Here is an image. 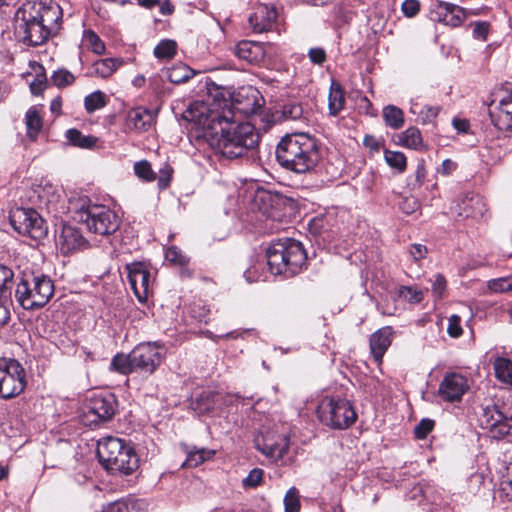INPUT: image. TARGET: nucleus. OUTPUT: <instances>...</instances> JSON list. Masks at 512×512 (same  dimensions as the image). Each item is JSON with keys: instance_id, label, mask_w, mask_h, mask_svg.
<instances>
[{"instance_id": "f257e3e1", "label": "nucleus", "mask_w": 512, "mask_h": 512, "mask_svg": "<svg viewBox=\"0 0 512 512\" xmlns=\"http://www.w3.org/2000/svg\"><path fill=\"white\" fill-rule=\"evenodd\" d=\"M229 109L209 111L206 104H196L186 111V118L201 127L203 137L216 153L226 158H238L247 150L254 149L260 141V134L250 122L237 123Z\"/></svg>"}, {"instance_id": "f03ea898", "label": "nucleus", "mask_w": 512, "mask_h": 512, "mask_svg": "<svg viewBox=\"0 0 512 512\" xmlns=\"http://www.w3.org/2000/svg\"><path fill=\"white\" fill-rule=\"evenodd\" d=\"M97 456L102 466L111 473L129 475L138 468V457L131 445L117 437L98 441Z\"/></svg>"}, {"instance_id": "7ed1b4c3", "label": "nucleus", "mask_w": 512, "mask_h": 512, "mask_svg": "<svg viewBox=\"0 0 512 512\" xmlns=\"http://www.w3.org/2000/svg\"><path fill=\"white\" fill-rule=\"evenodd\" d=\"M69 209L74 211V220L84 223L94 234L108 236L119 228V218L114 211L103 205L90 204L87 197L79 198L77 203L71 202Z\"/></svg>"}, {"instance_id": "20e7f679", "label": "nucleus", "mask_w": 512, "mask_h": 512, "mask_svg": "<svg viewBox=\"0 0 512 512\" xmlns=\"http://www.w3.org/2000/svg\"><path fill=\"white\" fill-rule=\"evenodd\" d=\"M54 294V284L50 277L23 271L16 285L15 297L18 303L26 310L43 307Z\"/></svg>"}, {"instance_id": "39448f33", "label": "nucleus", "mask_w": 512, "mask_h": 512, "mask_svg": "<svg viewBox=\"0 0 512 512\" xmlns=\"http://www.w3.org/2000/svg\"><path fill=\"white\" fill-rule=\"evenodd\" d=\"M316 413L323 425L335 430H345L357 420V413L352 404L342 398H323L317 406Z\"/></svg>"}, {"instance_id": "423d86ee", "label": "nucleus", "mask_w": 512, "mask_h": 512, "mask_svg": "<svg viewBox=\"0 0 512 512\" xmlns=\"http://www.w3.org/2000/svg\"><path fill=\"white\" fill-rule=\"evenodd\" d=\"M290 171L308 172L317 161L316 142L308 133L290 129Z\"/></svg>"}, {"instance_id": "0eeeda50", "label": "nucleus", "mask_w": 512, "mask_h": 512, "mask_svg": "<svg viewBox=\"0 0 512 512\" xmlns=\"http://www.w3.org/2000/svg\"><path fill=\"white\" fill-rule=\"evenodd\" d=\"M117 400L112 393H94L89 397L81 415L85 426L95 427L110 421L116 412Z\"/></svg>"}, {"instance_id": "6e6552de", "label": "nucleus", "mask_w": 512, "mask_h": 512, "mask_svg": "<svg viewBox=\"0 0 512 512\" xmlns=\"http://www.w3.org/2000/svg\"><path fill=\"white\" fill-rule=\"evenodd\" d=\"M9 220L15 231L32 239L39 240L47 234L43 218L32 208L17 207L11 210Z\"/></svg>"}, {"instance_id": "1a4fd4ad", "label": "nucleus", "mask_w": 512, "mask_h": 512, "mask_svg": "<svg viewBox=\"0 0 512 512\" xmlns=\"http://www.w3.org/2000/svg\"><path fill=\"white\" fill-rule=\"evenodd\" d=\"M25 370L15 359H0V397L9 399L25 388Z\"/></svg>"}, {"instance_id": "9d476101", "label": "nucleus", "mask_w": 512, "mask_h": 512, "mask_svg": "<svg viewBox=\"0 0 512 512\" xmlns=\"http://www.w3.org/2000/svg\"><path fill=\"white\" fill-rule=\"evenodd\" d=\"M22 14V22L16 27V31L21 36L22 41L30 46H39L43 44L51 34L44 24L35 17L34 14L24 5L18 10L17 14Z\"/></svg>"}, {"instance_id": "9b49d317", "label": "nucleus", "mask_w": 512, "mask_h": 512, "mask_svg": "<svg viewBox=\"0 0 512 512\" xmlns=\"http://www.w3.org/2000/svg\"><path fill=\"white\" fill-rule=\"evenodd\" d=\"M163 357V348L156 343H142L132 350V364L135 372L153 373Z\"/></svg>"}, {"instance_id": "f8f14e48", "label": "nucleus", "mask_w": 512, "mask_h": 512, "mask_svg": "<svg viewBox=\"0 0 512 512\" xmlns=\"http://www.w3.org/2000/svg\"><path fill=\"white\" fill-rule=\"evenodd\" d=\"M429 18L434 22L443 23L451 27L460 26L465 18V10L455 4L435 1L431 4Z\"/></svg>"}, {"instance_id": "ddd939ff", "label": "nucleus", "mask_w": 512, "mask_h": 512, "mask_svg": "<svg viewBox=\"0 0 512 512\" xmlns=\"http://www.w3.org/2000/svg\"><path fill=\"white\" fill-rule=\"evenodd\" d=\"M266 257L270 273L284 275L288 270V238L273 240L266 250Z\"/></svg>"}, {"instance_id": "4468645a", "label": "nucleus", "mask_w": 512, "mask_h": 512, "mask_svg": "<svg viewBox=\"0 0 512 512\" xmlns=\"http://www.w3.org/2000/svg\"><path fill=\"white\" fill-rule=\"evenodd\" d=\"M469 389L467 379L458 373H448L444 376L438 389L439 396L447 402L460 401Z\"/></svg>"}, {"instance_id": "2eb2a0df", "label": "nucleus", "mask_w": 512, "mask_h": 512, "mask_svg": "<svg viewBox=\"0 0 512 512\" xmlns=\"http://www.w3.org/2000/svg\"><path fill=\"white\" fill-rule=\"evenodd\" d=\"M233 109L244 114L252 115L264 105V98L260 92L252 87L241 88L233 99Z\"/></svg>"}, {"instance_id": "dca6fc26", "label": "nucleus", "mask_w": 512, "mask_h": 512, "mask_svg": "<svg viewBox=\"0 0 512 512\" xmlns=\"http://www.w3.org/2000/svg\"><path fill=\"white\" fill-rule=\"evenodd\" d=\"M58 245L61 252L67 255L86 249L89 246V242L78 228L71 225H63L58 237Z\"/></svg>"}, {"instance_id": "f3484780", "label": "nucleus", "mask_w": 512, "mask_h": 512, "mask_svg": "<svg viewBox=\"0 0 512 512\" xmlns=\"http://www.w3.org/2000/svg\"><path fill=\"white\" fill-rule=\"evenodd\" d=\"M128 280L135 296L139 301H144L148 294L150 273L141 263L128 264Z\"/></svg>"}, {"instance_id": "a211bd4d", "label": "nucleus", "mask_w": 512, "mask_h": 512, "mask_svg": "<svg viewBox=\"0 0 512 512\" xmlns=\"http://www.w3.org/2000/svg\"><path fill=\"white\" fill-rule=\"evenodd\" d=\"M486 211V203L478 194H465L454 207V212L463 218H481Z\"/></svg>"}, {"instance_id": "6ab92c4d", "label": "nucleus", "mask_w": 512, "mask_h": 512, "mask_svg": "<svg viewBox=\"0 0 512 512\" xmlns=\"http://www.w3.org/2000/svg\"><path fill=\"white\" fill-rule=\"evenodd\" d=\"M25 6L32 12V14L35 15V17H37L40 23L45 25L50 33L61 20L62 12L58 5L46 6L45 4L38 2L28 3Z\"/></svg>"}, {"instance_id": "aec40b11", "label": "nucleus", "mask_w": 512, "mask_h": 512, "mask_svg": "<svg viewBox=\"0 0 512 512\" xmlns=\"http://www.w3.org/2000/svg\"><path fill=\"white\" fill-rule=\"evenodd\" d=\"M278 13L274 7L259 5L249 17V24L254 32L261 33L269 30L274 25Z\"/></svg>"}, {"instance_id": "412c9836", "label": "nucleus", "mask_w": 512, "mask_h": 512, "mask_svg": "<svg viewBox=\"0 0 512 512\" xmlns=\"http://www.w3.org/2000/svg\"><path fill=\"white\" fill-rule=\"evenodd\" d=\"M494 102L489 105L488 111L491 121L500 130H512V95L500 100L497 113L492 110Z\"/></svg>"}, {"instance_id": "4be33fe9", "label": "nucleus", "mask_w": 512, "mask_h": 512, "mask_svg": "<svg viewBox=\"0 0 512 512\" xmlns=\"http://www.w3.org/2000/svg\"><path fill=\"white\" fill-rule=\"evenodd\" d=\"M393 335V328L391 326H385L378 329L370 336V350L377 362H381L385 352L392 343Z\"/></svg>"}, {"instance_id": "5701e85b", "label": "nucleus", "mask_w": 512, "mask_h": 512, "mask_svg": "<svg viewBox=\"0 0 512 512\" xmlns=\"http://www.w3.org/2000/svg\"><path fill=\"white\" fill-rule=\"evenodd\" d=\"M235 54L238 58L257 65L264 60L266 52L262 43L243 40L237 44Z\"/></svg>"}, {"instance_id": "b1692460", "label": "nucleus", "mask_w": 512, "mask_h": 512, "mask_svg": "<svg viewBox=\"0 0 512 512\" xmlns=\"http://www.w3.org/2000/svg\"><path fill=\"white\" fill-rule=\"evenodd\" d=\"M279 194H272L267 191H258L254 198V203L261 211V213L267 218L276 220L279 217L278 212L274 208V204H279L280 202H284Z\"/></svg>"}, {"instance_id": "393cba45", "label": "nucleus", "mask_w": 512, "mask_h": 512, "mask_svg": "<svg viewBox=\"0 0 512 512\" xmlns=\"http://www.w3.org/2000/svg\"><path fill=\"white\" fill-rule=\"evenodd\" d=\"M155 122V114L145 108L132 109L127 116V125L138 132H145Z\"/></svg>"}, {"instance_id": "a878e982", "label": "nucleus", "mask_w": 512, "mask_h": 512, "mask_svg": "<svg viewBox=\"0 0 512 512\" xmlns=\"http://www.w3.org/2000/svg\"><path fill=\"white\" fill-rule=\"evenodd\" d=\"M14 285V272L11 268L0 264V312L4 314V323L8 317V311L5 302L11 296V290Z\"/></svg>"}, {"instance_id": "bb28decb", "label": "nucleus", "mask_w": 512, "mask_h": 512, "mask_svg": "<svg viewBox=\"0 0 512 512\" xmlns=\"http://www.w3.org/2000/svg\"><path fill=\"white\" fill-rule=\"evenodd\" d=\"M290 275L298 274L306 264L307 254L300 241L290 238Z\"/></svg>"}, {"instance_id": "cd10ccee", "label": "nucleus", "mask_w": 512, "mask_h": 512, "mask_svg": "<svg viewBox=\"0 0 512 512\" xmlns=\"http://www.w3.org/2000/svg\"><path fill=\"white\" fill-rule=\"evenodd\" d=\"M345 105V94L342 86L332 81L328 96V109L330 115L336 116Z\"/></svg>"}, {"instance_id": "c85d7f7f", "label": "nucleus", "mask_w": 512, "mask_h": 512, "mask_svg": "<svg viewBox=\"0 0 512 512\" xmlns=\"http://www.w3.org/2000/svg\"><path fill=\"white\" fill-rule=\"evenodd\" d=\"M122 64L123 60L118 58L100 59L93 63L91 75L107 78L111 76Z\"/></svg>"}, {"instance_id": "c756f323", "label": "nucleus", "mask_w": 512, "mask_h": 512, "mask_svg": "<svg viewBox=\"0 0 512 512\" xmlns=\"http://www.w3.org/2000/svg\"><path fill=\"white\" fill-rule=\"evenodd\" d=\"M164 73L168 80L174 84L184 83L194 75V71L181 62L166 69Z\"/></svg>"}, {"instance_id": "7c9ffc66", "label": "nucleus", "mask_w": 512, "mask_h": 512, "mask_svg": "<svg viewBox=\"0 0 512 512\" xmlns=\"http://www.w3.org/2000/svg\"><path fill=\"white\" fill-rule=\"evenodd\" d=\"M187 458L185 462L182 464V467L187 468H193L197 467L198 465L202 464L203 462L211 459L215 451L209 450L206 448H196L193 447L192 449L188 450L187 452Z\"/></svg>"}, {"instance_id": "2f4dec72", "label": "nucleus", "mask_w": 512, "mask_h": 512, "mask_svg": "<svg viewBox=\"0 0 512 512\" xmlns=\"http://www.w3.org/2000/svg\"><path fill=\"white\" fill-rule=\"evenodd\" d=\"M398 143L410 149H420L423 145V139L420 130L416 127H409L404 132L399 134Z\"/></svg>"}, {"instance_id": "473e14b6", "label": "nucleus", "mask_w": 512, "mask_h": 512, "mask_svg": "<svg viewBox=\"0 0 512 512\" xmlns=\"http://www.w3.org/2000/svg\"><path fill=\"white\" fill-rule=\"evenodd\" d=\"M383 119L385 124L392 129H400L404 125L403 111L394 105H387L383 108Z\"/></svg>"}, {"instance_id": "72a5a7b5", "label": "nucleus", "mask_w": 512, "mask_h": 512, "mask_svg": "<svg viewBox=\"0 0 512 512\" xmlns=\"http://www.w3.org/2000/svg\"><path fill=\"white\" fill-rule=\"evenodd\" d=\"M27 135L31 139H35L42 129V118L36 107H31L25 115Z\"/></svg>"}, {"instance_id": "f704fd0d", "label": "nucleus", "mask_w": 512, "mask_h": 512, "mask_svg": "<svg viewBox=\"0 0 512 512\" xmlns=\"http://www.w3.org/2000/svg\"><path fill=\"white\" fill-rule=\"evenodd\" d=\"M495 375L498 380L512 386V361L498 357L494 362Z\"/></svg>"}, {"instance_id": "c9c22d12", "label": "nucleus", "mask_w": 512, "mask_h": 512, "mask_svg": "<svg viewBox=\"0 0 512 512\" xmlns=\"http://www.w3.org/2000/svg\"><path fill=\"white\" fill-rule=\"evenodd\" d=\"M177 52V42L172 39H162L154 48L153 55L158 60H170Z\"/></svg>"}, {"instance_id": "e433bc0d", "label": "nucleus", "mask_w": 512, "mask_h": 512, "mask_svg": "<svg viewBox=\"0 0 512 512\" xmlns=\"http://www.w3.org/2000/svg\"><path fill=\"white\" fill-rule=\"evenodd\" d=\"M67 140L74 146L80 148H92L97 142V138L90 135H83L77 129H69L66 131Z\"/></svg>"}, {"instance_id": "4c0bfd02", "label": "nucleus", "mask_w": 512, "mask_h": 512, "mask_svg": "<svg viewBox=\"0 0 512 512\" xmlns=\"http://www.w3.org/2000/svg\"><path fill=\"white\" fill-rule=\"evenodd\" d=\"M111 368L121 374H129L135 372L132 364V351L129 354H117L111 361Z\"/></svg>"}, {"instance_id": "58836bf2", "label": "nucleus", "mask_w": 512, "mask_h": 512, "mask_svg": "<svg viewBox=\"0 0 512 512\" xmlns=\"http://www.w3.org/2000/svg\"><path fill=\"white\" fill-rule=\"evenodd\" d=\"M107 104V96L100 90H97L84 99V106L88 113H93L105 107Z\"/></svg>"}, {"instance_id": "ea45409f", "label": "nucleus", "mask_w": 512, "mask_h": 512, "mask_svg": "<svg viewBox=\"0 0 512 512\" xmlns=\"http://www.w3.org/2000/svg\"><path fill=\"white\" fill-rule=\"evenodd\" d=\"M504 411L497 404L487 406L483 409V421L491 431L503 419Z\"/></svg>"}, {"instance_id": "a19ab883", "label": "nucleus", "mask_w": 512, "mask_h": 512, "mask_svg": "<svg viewBox=\"0 0 512 512\" xmlns=\"http://www.w3.org/2000/svg\"><path fill=\"white\" fill-rule=\"evenodd\" d=\"M135 175L145 182H152L157 178L156 173L152 170L151 164L147 160H141L134 163Z\"/></svg>"}, {"instance_id": "79ce46f5", "label": "nucleus", "mask_w": 512, "mask_h": 512, "mask_svg": "<svg viewBox=\"0 0 512 512\" xmlns=\"http://www.w3.org/2000/svg\"><path fill=\"white\" fill-rule=\"evenodd\" d=\"M384 158L386 163L396 169L398 172H403L406 169V157L404 153L399 151L385 150Z\"/></svg>"}, {"instance_id": "37998d69", "label": "nucleus", "mask_w": 512, "mask_h": 512, "mask_svg": "<svg viewBox=\"0 0 512 512\" xmlns=\"http://www.w3.org/2000/svg\"><path fill=\"white\" fill-rule=\"evenodd\" d=\"M487 288L493 293L512 291V276L491 279L487 282Z\"/></svg>"}, {"instance_id": "c03bdc74", "label": "nucleus", "mask_w": 512, "mask_h": 512, "mask_svg": "<svg viewBox=\"0 0 512 512\" xmlns=\"http://www.w3.org/2000/svg\"><path fill=\"white\" fill-rule=\"evenodd\" d=\"M491 432L497 437L512 436V412H504L503 419Z\"/></svg>"}, {"instance_id": "a18cd8bd", "label": "nucleus", "mask_w": 512, "mask_h": 512, "mask_svg": "<svg viewBox=\"0 0 512 512\" xmlns=\"http://www.w3.org/2000/svg\"><path fill=\"white\" fill-rule=\"evenodd\" d=\"M165 259L168 262L181 267L186 266L189 262V259L176 246H171L166 250Z\"/></svg>"}, {"instance_id": "49530a36", "label": "nucleus", "mask_w": 512, "mask_h": 512, "mask_svg": "<svg viewBox=\"0 0 512 512\" xmlns=\"http://www.w3.org/2000/svg\"><path fill=\"white\" fill-rule=\"evenodd\" d=\"M398 295L409 303H419L423 299V293L410 286H401L398 290Z\"/></svg>"}, {"instance_id": "de8ad7c7", "label": "nucleus", "mask_w": 512, "mask_h": 512, "mask_svg": "<svg viewBox=\"0 0 512 512\" xmlns=\"http://www.w3.org/2000/svg\"><path fill=\"white\" fill-rule=\"evenodd\" d=\"M288 134H285L276 147L275 157L278 163L285 169H288Z\"/></svg>"}, {"instance_id": "09e8293b", "label": "nucleus", "mask_w": 512, "mask_h": 512, "mask_svg": "<svg viewBox=\"0 0 512 512\" xmlns=\"http://www.w3.org/2000/svg\"><path fill=\"white\" fill-rule=\"evenodd\" d=\"M264 472L260 468L252 469L249 474L242 480V486L246 489L258 487L263 480Z\"/></svg>"}, {"instance_id": "8fccbe9b", "label": "nucleus", "mask_w": 512, "mask_h": 512, "mask_svg": "<svg viewBox=\"0 0 512 512\" xmlns=\"http://www.w3.org/2000/svg\"><path fill=\"white\" fill-rule=\"evenodd\" d=\"M51 80L54 85L57 87H65L71 85L75 78L71 72L66 69H60L55 71L51 77Z\"/></svg>"}, {"instance_id": "3c124183", "label": "nucleus", "mask_w": 512, "mask_h": 512, "mask_svg": "<svg viewBox=\"0 0 512 512\" xmlns=\"http://www.w3.org/2000/svg\"><path fill=\"white\" fill-rule=\"evenodd\" d=\"M85 40L89 44L92 51L98 55L105 52V44L100 37L92 30L85 32Z\"/></svg>"}, {"instance_id": "603ef678", "label": "nucleus", "mask_w": 512, "mask_h": 512, "mask_svg": "<svg viewBox=\"0 0 512 512\" xmlns=\"http://www.w3.org/2000/svg\"><path fill=\"white\" fill-rule=\"evenodd\" d=\"M137 502L115 501L103 506L101 512H131Z\"/></svg>"}, {"instance_id": "864d4df0", "label": "nucleus", "mask_w": 512, "mask_h": 512, "mask_svg": "<svg viewBox=\"0 0 512 512\" xmlns=\"http://www.w3.org/2000/svg\"><path fill=\"white\" fill-rule=\"evenodd\" d=\"M307 225L309 232L313 235H321L327 229V222L323 216L311 218Z\"/></svg>"}, {"instance_id": "5fc2aeb1", "label": "nucleus", "mask_w": 512, "mask_h": 512, "mask_svg": "<svg viewBox=\"0 0 512 512\" xmlns=\"http://www.w3.org/2000/svg\"><path fill=\"white\" fill-rule=\"evenodd\" d=\"M434 421L431 419H422L415 427L414 433L418 439H424L433 430Z\"/></svg>"}, {"instance_id": "6e6d98bb", "label": "nucleus", "mask_w": 512, "mask_h": 512, "mask_svg": "<svg viewBox=\"0 0 512 512\" xmlns=\"http://www.w3.org/2000/svg\"><path fill=\"white\" fill-rule=\"evenodd\" d=\"M440 108L437 106H426L419 111V121L422 124L431 123L439 114Z\"/></svg>"}, {"instance_id": "4d7b16f0", "label": "nucleus", "mask_w": 512, "mask_h": 512, "mask_svg": "<svg viewBox=\"0 0 512 512\" xmlns=\"http://www.w3.org/2000/svg\"><path fill=\"white\" fill-rule=\"evenodd\" d=\"M432 292L435 297L441 298L446 290V280L443 275L436 274L431 279Z\"/></svg>"}, {"instance_id": "13d9d810", "label": "nucleus", "mask_w": 512, "mask_h": 512, "mask_svg": "<svg viewBox=\"0 0 512 512\" xmlns=\"http://www.w3.org/2000/svg\"><path fill=\"white\" fill-rule=\"evenodd\" d=\"M172 172H173V169L168 164H165L159 170L158 187L160 189L163 190L169 186L171 178H172Z\"/></svg>"}, {"instance_id": "bf43d9fd", "label": "nucleus", "mask_w": 512, "mask_h": 512, "mask_svg": "<svg viewBox=\"0 0 512 512\" xmlns=\"http://www.w3.org/2000/svg\"><path fill=\"white\" fill-rule=\"evenodd\" d=\"M460 321L461 318L458 315H452L449 318L447 332L451 337L457 338L462 334L463 330L461 328Z\"/></svg>"}, {"instance_id": "052dcab7", "label": "nucleus", "mask_w": 512, "mask_h": 512, "mask_svg": "<svg viewBox=\"0 0 512 512\" xmlns=\"http://www.w3.org/2000/svg\"><path fill=\"white\" fill-rule=\"evenodd\" d=\"M420 10V3L418 0H405L402 3L403 14L407 17H414Z\"/></svg>"}, {"instance_id": "680f3d73", "label": "nucleus", "mask_w": 512, "mask_h": 512, "mask_svg": "<svg viewBox=\"0 0 512 512\" xmlns=\"http://www.w3.org/2000/svg\"><path fill=\"white\" fill-rule=\"evenodd\" d=\"M308 56L311 62L317 65H322L326 61V52L323 48H311Z\"/></svg>"}, {"instance_id": "e2e57ef3", "label": "nucleus", "mask_w": 512, "mask_h": 512, "mask_svg": "<svg viewBox=\"0 0 512 512\" xmlns=\"http://www.w3.org/2000/svg\"><path fill=\"white\" fill-rule=\"evenodd\" d=\"M399 207L405 214H412L419 208V204L414 197H406L401 201Z\"/></svg>"}, {"instance_id": "0e129e2a", "label": "nucleus", "mask_w": 512, "mask_h": 512, "mask_svg": "<svg viewBox=\"0 0 512 512\" xmlns=\"http://www.w3.org/2000/svg\"><path fill=\"white\" fill-rule=\"evenodd\" d=\"M489 24L487 22H477L473 28L474 38L485 41L488 36Z\"/></svg>"}, {"instance_id": "69168bd1", "label": "nucleus", "mask_w": 512, "mask_h": 512, "mask_svg": "<svg viewBox=\"0 0 512 512\" xmlns=\"http://www.w3.org/2000/svg\"><path fill=\"white\" fill-rule=\"evenodd\" d=\"M46 78L44 75H37L33 82L30 84V90L33 95H40L45 89Z\"/></svg>"}, {"instance_id": "338daca9", "label": "nucleus", "mask_w": 512, "mask_h": 512, "mask_svg": "<svg viewBox=\"0 0 512 512\" xmlns=\"http://www.w3.org/2000/svg\"><path fill=\"white\" fill-rule=\"evenodd\" d=\"M300 508L298 490L295 487H290V512H299Z\"/></svg>"}, {"instance_id": "774afa93", "label": "nucleus", "mask_w": 512, "mask_h": 512, "mask_svg": "<svg viewBox=\"0 0 512 512\" xmlns=\"http://www.w3.org/2000/svg\"><path fill=\"white\" fill-rule=\"evenodd\" d=\"M410 254L415 260H421L425 258L427 254V248L422 244H413L410 249Z\"/></svg>"}]
</instances>
